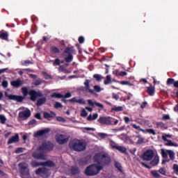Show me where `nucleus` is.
<instances>
[{
	"label": "nucleus",
	"mask_w": 178,
	"mask_h": 178,
	"mask_svg": "<svg viewBox=\"0 0 178 178\" xmlns=\"http://www.w3.org/2000/svg\"><path fill=\"white\" fill-rule=\"evenodd\" d=\"M94 161L99 165V166H108L111 164V156L106 153H97L94 156Z\"/></svg>",
	"instance_id": "obj_1"
},
{
	"label": "nucleus",
	"mask_w": 178,
	"mask_h": 178,
	"mask_svg": "<svg viewBox=\"0 0 178 178\" xmlns=\"http://www.w3.org/2000/svg\"><path fill=\"white\" fill-rule=\"evenodd\" d=\"M69 147L72 151H76V152H81L86 149L87 144L80 140H73L69 143Z\"/></svg>",
	"instance_id": "obj_2"
},
{
	"label": "nucleus",
	"mask_w": 178,
	"mask_h": 178,
	"mask_svg": "<svg viewBox=\"0 0 178 178\" xmlns=\"http://www.w3.org/2000/svg\"><path fill=\"white\" fill-rule=\"evenodd\" d=\"M102 169H104L102 165L92 164L86 168L85 175H86V176H97Z\"/></svg>",
	"instance_id": "obj_3"
},
{
	"label": "nucleus",
	"mask_w": 178,
	"mask_h": 178,
	"mask_svg": "<svg viewBox=\"0 0 178 178\" xmlns=\"http://www.w3.org/2000/svg\"><path fill=\"white\" fill-rule=\"evenodd\" d=\"M98 123L105 126H112L113 124V118L110 116H100L97 120Z\"/></svg>",
	"instance_id": "obj_4"
},
{
	"label": "nucleus",
	"mask_w": 178,
	"mask_h": 178,
	"mask_svg": "<svg viewBox=\"0 0 178 178\" xmlns=\"http://www.w3.org/2000/svg\"><path fill=\"white\" fill-rule=\"evenodd\" d=\"M54 146L52 143L49 141L44 142L38 147V151H40V152H45V151H52V149H54Z\"/></svg>",
	"instance_id": "obj_5"
},
{
	"label": "nucleus",
	"mask_w": 178,
	"mask_h": 178,
	"mask_svg": "<svg viewBox=\"0 0 178 178\" xmlns=\"http://www.w3.org/2000/svg\"><path fill=\"white\" fill-rule=\"evenodd\" d=\"M61 102H64L65 105H67V102H71V104L76 102V104H80L81 105H86V100H84V99H77L76 97L69 100H66L65 98H63L61 99Z\"/></svg>",
	"instance_id": "obj_6"
},
{
	"label": "nucleus",
	"mask_w": 178,
	"mask_h": 178,
	"mask_svg": "<svg viewBox=\"0 0 178 178\" xmlns=\"http://www.w3.org/2000/svg\"><path fill=\"white\" fill-rule=\"evenodd\" d=\"M154 155H155V154L154 153V150L147 149L143 154L142 159H143V161H147V162L149 161H152Z\"/></svg>",
	"instance_id": "obj_7"
},
{
	"label": "nucleus",
	"mask_w": 178,
	"mask_h": 178,
	"mask_svg": "<svg viewBox=\"0 0 178 178\" xmlns=\"http://www.w3.org/2000/svg\"><path fill=\"white\" fill-rule=\"evenodd\" d=\"M56 141L60 145H63V144H67V143L69 142V136L63 134L57 135L56 137Z\"/></svg>",
	"instance_id": "obj_8"
},
{
	"label": "nucleus",
	"mask_w": 178,
	"mask_h": 178,
	"mask_svg": "<svg viewBox=\"0 0 178 178\" xmlns=\"http://www.w3.org/2000/svg\"><path fill=\"white\" fill-rule=\"evenodd\" d=\"M131 126L136 129V130H138V131H142V133H149V134H152L153 136H156V132L153 129H147L146 130L141 129L140 125H137L136 124H131Z\"/></svg>",
	"instance_id": "obj_9"
},
{
	"label": "nucleus",
	"mask_w": 178,
	"mask_h": 178,
	"mask_svg": "<svg viewBox=\"0 0 178 178\" xmlns=\"http://www.w3.org/2000/svg\"><path fill=\"white\" fill-rule=\"evenodd\" d=\"M5 95L9 99L12 101H17V102H23L24 100V97L16 95H8V92L5 93Z\"/></svg>",
	"instance_id": "obj_10"
},
{
	"label": "nucleus",
	"mask_w": 178,
	"mask_h": 178,
	"mask_svg": "<svg viewBox=\"0 0 178 178\" xmlns=\"http://www.w3.org/2000/svg\"><path fill=\"white\" fill-rule=\"evenodd\" d=\"M29 95L31 101L35 102L37 101V97H42V93L38 92L34 90H31L29 91Z\"/></svg>",
	"instance_id": "obj_11"
},
{
	"label": "nucleus",
	"mask_w": 178,
	"mask_h": 178,
	"mask_svg": "<svg viewBox=\"0 0 178 178\" xmlns=\"http://www.w3.org/2000/svg\"><path fill=\"white\" fill-rule=\"evenodd\" d=\"M18 116L20 118V119H29V118L31 116V111L27 108L26 110L19 112Z\"/></svg>",
	"instance_id": "obj_12"
},
{
	"label": "nucleus",
	"mask_w": 178,
	"mask_h": 178,
	"mask_svg": "<svg viewBox=\"0 0 178 178\" xmlns=\"http://www.w3.org/2000/svg\"><path fill=\"white\" fill-rule=\"evenodd\" d=\"M19 172L22 176H29V170H27V165L25 163H19Z\"/></svg>",
	"instance_id": "obj_13"
},
{
	"label": "nucleus",
	"mask_w": 178,
	"mask_h": 178,
	"mask_svg": "<svg viewBox=\"0 0 178 178\" xmlns=\"http://www.w3.org/2000/svg\"><path fill=\"white\" fill-rule=\"evenodd\" d=\"M51 98H70L72 97V93L70 92H67L65 94V95L59 93V92H54L51 95Z\"/></svg>",
	"instance_id": "obj_14"
},
{
	"label": "nucleus",
	"mask_w": 178,
	"mask_h": 178,
	"mask_svg": "<svg viewBox=\"0 0 178 178\" xmlns=\"http://www.w3.org/2000/svg\"><path fill=\"white\" fill-rule=\"evenodd\" d=\"M49 131H51V129L49 128L39 130L35 133L34 137H36L37 138L38 137H42V136H45V134H48Z\"/></svg>",
	"instance_id": "obj_15"
},
{
	"label": "nucleus",
	"mask_w": 178,
	"mask_h": 178,
	"mask_svg": "<svg viewBox=\"0 0 178 178\" xmlns=\"http://www.w3.org/2000/svg\"><path fill=\"white\" fill-rule=\"evenodd\" d=\"M50 54H51V58H55L54 55H58V54H60V50L56 46H51Z\"/></svg>",
	"instance_id": "obj_16"
},
{
	"label": "nucleus",
	"mask_w": 178,
	"mask_h": 178,
	"mask_svg": "<svg viewBox=\"0 0 178 178\" xmlns=\"http://www.w3.org/2000/svg\"><path fill=\"white\" fill-rule=\"evenodd\" d=\"M48 173V169L42 167L37 169L35 170V175L38 176H44V175H47Z\"/></svg>",
	"instance_id": "obj_17"
},
{
	"label": "nucleus",
	"mask_w": 178,
	"mask_h": 178,
	"mask_svg": "<svg viewBox=\"0 0 178 178\" xmlns=\"http://www.w3.org/2000/svg\"><path fill=\"white\" fill-rule=\"evenodd\" d=\"M88 104L90 106H97V108H101V109H104V104L98 103L97 102H92V100L91 99L88 100Z\"/></svg>",
	"instance_id": "obj_18"
},
{
	"label": "nucleus",
	"mask_w": 178,
	"mask_h": 178,
	"mask_svg": "<svg viewBox=\"0 0 178 178\" xmlns=\"http://www.w3.org/2000/svg\"><path fill=\"white\" fill-rule=\"evenodd\" d=\"M64 54H67V55H73V54H76V49L74 47H67L64 50Z\"/></svg>",
	"instance_id": "obj_19"
},
{
	"label": "nucleus",
	"mask_w": 178,
	"mask_h": 178,
	"mask_svg": "<svg viewBox=\"0 0 178 178\" xmlns=\"http://www.w3.org/2000/svg\"><path fill=\"white\" fill-rule=\"evenodd\" d=\"M20 138H19V134H15L14 136H12L8 140V144H13V143H19Z\"/></svg>",
	"instance_id": "obj_20"
},
{
	"label": "nucleus",
	"mask_w": 178,
	"mask_h": 178,
	"mask_svg": "<svg viewBox=\"0 0 178 178\" xmlns=\"http://www.w3.org/2000/svg\"><path fill=\"white\" fill-rule=\"evenodd\" d=\"M22 84L23 83L22 82V80H20V79H17L16 81H13L10 82V85L15 88H19V87L22 86Z\"/></svg>",
	"instance_id": "obj_21"
},
{
	"label": "nucleus",
	"mask_w": 178,
	"mask_h": 178,
	"mask_svg": "<svg viewBox=\"0 0 178 178\" xmlns=\"http://www.w3.org/2000/svg\"><path fill=\"white\" fill-rule=\"evenodd\" d=\"M166 83H167V86H170L173 84L175 88H178V81H175V79L173 78H168L167 79Z\"/></svg>",
	"instance_id": "obj_22"
},
{
	"label": "nucleus",
	"mask_w": 178,
	"mask_h": 178,
	"mask_svg": "<svg viewBox=\"0 0 178 178\" xmlns=\"http://www.w3.org/2000/svg\"><path fill=\"white\" fill-rule=\"evenodd\" d=\"M84 86H86V90L92 94V95H95V91L92 90V89H90V80L86 79L84 82Z\"/></svg>",
	"instance_id": "obj_23"
},
{
	"label": "nucleus",
	"mask_w": 178,
	"mask_h": 178,
	"mask_svg": "<svg viewBox=\"0 0 178 178\" xmlns=\"http://www.w3.org/2000/svg\"><path fill=\"white\" fill-rule=\"evenodd\" d=\"M70 173L72 176H76V175L80 173V169L77 166H72L70 169Z\"/></svg>",
	"instance_id": "obj_24"
},
{
	"label": "nucleus",
	"mask_w": 178,
	"mask_h": 178,
	"mask_svg": "<svg viewBox=\"0 0 178 178\" xmlns=\"http://www.w3.org/2000/svg\"><path fill=\"white\" fill-rule=\"evenodd\" d=\"M42 166H47L48 168H55V163L54 161L49 160L44 162H42Z\"/></svg>",
	"instance_id": "obj_25"
},
{
	"label": "nucleus",
	"mask_w": 178,
	"mask_h": 178,
	"mask_svg": "<svg viewBox=\"0 0 178 178\" xmlns=\"http://www.w3.org/2000/svg\"><path fill=\"white\" fill-rule=\"evenodd\" d=\"M9 37V34L8 33V32L2 30L1 32H0V38L1 40H8Z\"/></svg>",
	"instance_id": "obj_26"
},
{
	"label": "nucleus",
	"mask_w": 178,
	"mask_h": 178,
	"mask_svg": "<svg viewBox=\"0 0 178 178\" xmlns=\"http://www.w3.org/2000/svg\"><path fill=\"white\" fill-rule=\"evenodd\" d=\"M47 102V97H42L37 100L36 106H41L42 105H44Z\"/></svg>",
	"instance_id": "obj_27"
},
{
	"label": "nucleus",
	"mask_w": 178,
	"mask_h": 178,
	"mask_svg": "<svg viewBox=\"0 0 178 178\" xmlns=\"http://www.w3.org/2000/svg\"><path fill=\"white\" fill-rule=\"evenodd\" d=\"M159 163V156H155L153 160L150 161V165L152 166H156Z\"/></svg>",
	"instance_id": "obj_28"
},
{
	"label": "nucleus",
	"mask_w": 178,
	"mask_h": 178,
	"mask_svg": "<svg viewBox=\"0 0 178 178\" xmlns=\"http://www.w3.org/2000/svg\"><path fill=\"white\" fill-rule=\"evenodd\" d=\"M147 92L149 94V95L152 96L154 95L155 92V87L152 86V85L147 88Z\"/></svg>",
	"instance_id": "obj_29"
},
{
	"label": "nucleus",
	"mask_w": 178,
	"mask_h": 178,
	"mask_svg": "<svg viewBox=\"0 0 178 178\" xmlns=\"http://www.w3.org/2000/svg\"><path fill=\"white\" fill-rule=\"evenodd\" d=\"M98 119V113H95L92 115L90 114L87 118V120L90 122L91 120H97Z\"/></svg>",
	"instance_id": "obj_30"
},
{
	"label": "nucleus",
	"mask_w": 178,
	"mask_h": 178,
	"mask_svg": "<svg viewBox=\"0 0 178 178\" xmlns=\"http://www.w3.org/2000/svg\"><path fill=\"white\" fill-rule=\"evenodd\" d=\"M33 158H35V159H42V161H44V159H45V155H44L43 154L39 153V154H34L33 155Z\"/></svg>",
	"instance_id": "obj_31"
},
{
	"label": "nucleus",
	"mask_w": 178,
	"mask_h": 178,
	"mask_svg": "<svg viewBox=\"0 0 178 178\" xmlns=\"http://www.w3.org/2000/svg\"><path fill=\"white\" fill-rule=\"evenodd\" d=\"M156 126L157 129H161V130H166V127H165V123L162 122H159L156 123Z\"/></svg>",
	"instance_id": "obj_32"
},
{
	"label": "nucleus",
	"mask_w": 178,
	"mask_h": 178,
	"mask_svg": "<svg viewBox=\"0 0 178 178\" xmlns=\"http://www.w3.org/2000/svg\"><path fill=\"white\" fill-rule=\"evenodd\" d=\"M112 83V79L111 78V75H107L106 76V80L104 81V84L105 86H108V84Z\"/></svg>",
	"instance_id": "obj_33"
},
{
	"label": "nucleus",
	"mask_w": 178,
	"mask_h": 178,
	"mask_svg": "<svg viewBox=\"0 0 178 178\" xmlns=\"http://www.w3.org/2000/svg\"><path fill=\"white\" fill-rule=\"evenodd\" d=\"M31 166H32V168H37L38 166H42V162H38L35 161H33L31 163Z\"/></svg>",
	"instance_id": "obj_34"
},
{
	"label": "nucleus",
	"mask_w": 178,
	"mask_h": 178,
	"mask_svg": "<svg viewBox=\"0 0 178 178\" xmlns=\"http://www.w3.org/2000/svg\"><path fill=\"white\" fill-rule=\"evenodd\" d=\"M22 66H29V65H34V63L30 60H26L21 62Z\"/></svg>",
	"instance_id": "obj_35"
},
{
	"label": "nucleus",
	"mask_w": 178,
	"mask_h": 178,
	"mask_svg": "<svg viewBox=\"0 0 178 178\" xmlns=\"http://www.w3.org/2000/svg\"><path fill=\"white\" fill-rule=\"evenodd\" d=\"M151 175L153 176V177L155 178H161V176L159 173H158V170H153L151 171Z\"/></svg>",
	"instance_id": "obj_36"
},
{
	"label": "nucleus",
	"mask_w": 178,
	"mask_h": 178,
	"mask_svg": "<svg viewBox=\"0 0 178 178\" xmlns=\"http://www.w3.org/2000/svg\"><path fill=\"white\" fill-rule=\"evenodd\" d=\"M116 149L121 152V154H126L127 152V149L122 146H118Z\"/></svg>",
	"instance_id": "obj_37"
},
{
	"label": "nucleus",
	"mask_w": 178,
	"mask_h": 178,
	"mask_svg": "<svg viewBox=\"0 0 178 178\" xmlns=\"http://www.w3.org/2000/svg\"><path fill=\"white\" fill-rule=\"evenodd\" d=\"M64 60L67 63H70V62L73 61V54H68L67 57L64 58Z\"/></svg>",
	"instance_id": "obj_38"
},
{
	"label": "nucleus",
	"mask_w": 178,
	"mask_h": 178,
	"mask_svg": "<svg viewBox=\"0 0 178 178\" xmlns=\"http://www.w3.org/2000/svg\"><path fill=\"white\" fill-rule=\"evenodd\" d=\"M60 63H65V61H63V60L60 61V59L56 58L53 62V65L54 66H59L60 65Z\"/></svg>",
	"instance_id": "obj_39"
},
{
	"label": "nucleus",
	"mask_w": 178,
	"mask_h": 178,
	"mask_svg": "<svg viewBox=\"0 0 178 178\" xmlns=\"http://www.w3.org/2000/svg\"><path fill=\"white\" fill-rule=\"evenodd\" d=\"M167 153L170 156L171 161H175V152L172 150H167Z\"/></svg>",
	"instance_id": "obj_40"
},
{
	"label": "nucleus",
	"mask_w": 178,
	"mask_h": 178,
	"mask_svg": "<svg viewBox=\"0 0 178 178\" xmlns=\"http://www.w3.org/2000/svg\"><path fill=\"white\" fill-rule=\"evenodd\" d=\"M167 142V143H165V145H166L167 147H178V145L177 143H174L170 140H168Z\"/></svg>",
	"instance_id": "obj_41"
},
{
	"label": "nucleus",
	"mask_w": 178,
	"mask_h": 178,
	"mask_svg": "<svg viewBox=\"0 0 178 178\" xmlns=\"http://www.w3.org/2000/svg\"><path fill=\"white\" fill-rule=\"evenodd\" d=\"M22 92L24 97H27L29 95H30V92H29V89H27L26 87L22 88Z\"/></svg>",
	"instance_id": "obj_42"
},
{
	"label": "nucleus",
	"mask_w": 178,
	"mask_h": 178,
	"mask_svg": "<svg viewBox=\"0 0 178 178\" xmlns=\"http://www.w3.org/2000/svg\"><path fill=\"white\" fill-rule=\"evenodd\" d=\"M123 111V106H119L111 108V112H122Z\"/></svg>",
	"instance_id": "obj_43"
},
{
	"label": "nucleus",
	"mask_w": 178,
	"mask_h": 178,
	"mask_svg": "<svg viewBox=\"0 0 178 178\" xmlns=\"http://www.w3.org/2000/svg\"><path fill=\"white\" fill-rule=\"evenodd\" d=\"M43 116L44 119H47V120H51L52 119V115L49 114L48 112H44L43 113Z\"/></svg>",
	"instance_id": "obj_44"
},
{
	"label": "nucleus",
	"mask_w": 178,
	"mask_h": 178,
	"mask_svg": "<svg viewBox=\"0 0 178 178\" xmlns=\"http://www.w3.org/2000/svg\"><path fill=\"white\" fill-rule=\"evenodd\" d=\"M87 158H82L81 160H79V165L81 166H84V165H87Z\"/></svg>",
	"instance_id": "obj_45"
},
{
	"label": "nucleus",
	"mask_w": 178,
	"mask_h": 178,
	"mask_svg": "<svg viewBox=\"0 0 178 178\" xmlns=\"http://www.w3.org/2000/svg\"><path fill=\"white\" fill-rule=\"evenodd\" d=\"M136 138H138L136 142V144L140 145L144 143V138L141 137V136L140 135L136 136Z\"/></svg>",
	"instance_id": "obj_46"
},
{
	"label": "nucleus",
	"mask_w": 178,
	"mask_h": 178,
	"mask_svg": "<svg viewBox=\"0 0 178 178\" xmlns=\"http://www.w3.org/2000/svg\"><path fill=\"white\" fill-rule=\"evenodd\" d=\"M114 165L119 172H122V164H120V163L115 161Z\"/></svg>",
	"instance_id": "obj_47"
},
{
	"label": "nucleus",
	"mask_w": 178,
	"mask_h": 178,
	"mask_svg": "<svg viewBox=\"0 0 178 178\" xmlns=\"http://www.w3.org/2000/svg\"><path fill=\"white\" fill-rule=\"evenodd\" d=\"M118 146L119 145H118V144H116V143H115V141L110 140V147H111V148H113V149H117Z\"/></svg>",
	"instance_id": "obj_48"
},
{
	"label": "nucleus",
	"mask_w": 178,
	"mask_h": 178,
	"mask_svg": "<svg viewBox=\"0 0 178 178\" xmlns=\"http://www.w3.org/2000/svg\"><path fill=\"white\" fill-rule=\"evenodd\" d=\"M168 150L165 151V149H161V156L162 158H163L164 159H166V158H168Z\"/></svg>",
	"instance_id": "obj_49"
},
{
	"label": "nucleus",
	"mask_w": 178,
	"mask_h": 178,
	"mask_svg": "<svg viewBox=\"0 0 178 178\" xmlns=\"http://www.w3.org/2000/svg\"><path fill=\"white\" fill-rule=\"evenodd\" d=\"M93 78L96 79V81H101V80H102V79H104V77L101 76V75H99L98 74H95L93 75Z\"/></svg>",
	"instance_id": "obj_50"
},
{
	"label": "nucleus",
	"mask_w": 178,
	"mask_h": 178,
	"mask_svg": "<svg viewBox=\"0 0 178 178\" xmlns=\"http://www.w3.org/2000/svg\"><path fill=\"white\" fill-rule=\"evenodd\" d=\"M118 83L119 84H122V86H133V83H131L129 81H121Z\"/></svg>",
	"instance_id": "obj_51"
},
{
	"label": "nucleus",
	"mask_w": 178,
	"mask_h": 178,
	"mask_svg": "<svg viewBox=\"0 0 178 178\" xmlns=\"http://www.w3.org/2000/svg\"><path fill=\"white\" fill-rule=\"evenodd\" d=\"M159 173H160V175H163V176H166V169H165V168H161L159 170Z\"/></svg>",
	"instance_id": "obj_52"
},
{
	"label": "nucleus",
	"mask_w": 178,
	"mask_h": 178,
	"mask_svg": "<svg viewBox=\"0 0 178 178\" xmlns=\"http://www.w3.org/2000/svg\"><path fill=\"white\" fill-rule=\"evenodd\" d=\"M0 122L1 124H5V123L6 122V118L5 117V115H0Z\"/></svg>",
	"instance_id": "obj_53"
},
{
	"label": "nucleus",
	"mask_w": 178,
	"mask_h": 178,
	"mask_svg": "<svg viewBox=\"0 0 178 178\" xmlns=\"http://www.w3.org/2000/svg\"><path fill=\"white\" fill-rule=\"evenodd\" d=\"M54 108L55 109H59V108H63V106L62 105V104L56 102L54 104Z\"/></svg>",
	"instance_id": "obj_54"
},
{
	"label": "nucleus",
	"mask_w": 178,
	"mask_h": 178,
	"mask_svg": "<svg viewBox=\"0 0 178 178\" xmlns=\"http://www.w3.org/2000/svg\"><path fill=\"white\" fill-rule=\"evenodd\" d=\"M172 170L175 175H178V165L177 164H174L172 167Z\"/></svg>",
	"instance_id": "obj_55"
},
{
	"label": "nucleus",
	"mask_w": 178,
	"mask_h": 178,
	"mask_svg": "<svg viewBox=\"0 0 178 178\" xmlns=\"http://www.w3.org/2000/svg\"><path fill=\"white\" fill-rule=\"evenodd\" d=\"M94 90L97 92H101L102 89H101V86H98V85H95L94 86Z\"/></svg>",
	"instance_id": "obj_56"
},
{
	"label": "nucleus",
	"mask_w": 178,
	"mask_h": 178,
	"mask_svg": "<svg viewBox=\"0 0 178 178\" xmlns=\"http://www.w3.org/2000/svg\"><path fill=\"white\" fill-rule=\"evenodd\" d=\"M87 115H88V113H87L86 109H83L81 112V116H82L83 118H86Z\"/></svg>",
	"instance_id": "obj_57"
},
{
	"label": "nucleus",
	"mask_w": 178,
	"mask_h": 178,
	"mask_svg": "<svg viewBox=\"0 0 178 178\" xmlns=\"http://www.w3.org/2000/svg\"><path fill=\"white\" fill-rule=\"evenodd\" d=\"M23 147H18L15 149V154H22L23 152Z\"/></svg>",
	"instance_id": "obj_58"
},
{
	"label": "nucleus",
	"mask_w": 178,
	"mask_h": 178,
	"mask_svg": "<svg viewBox=\"0 0 178 178\" xmlns=\"http://www.w3.org/2000/svg\"><path fill=\"white\" fill-rule=\"evenodd\" d=\"M58 70H59V72H63L64 73H66V72H67V70H66V69H65V67L63 65H60Z\"/></svg>",
	"instance_id": "obj_59"
},
{
	"label": "nucleus",
	"mask_w": 178,
	"mask_h": 178,
	"mask_svg": "<svg viewBox=\"0 0 178 178\" xmlns=\"http://www.w3.org/2000/svg\"><path fill=\"white\" fill-rule=\"evenodd\" d=\"M37 123V120L35 119H32L29 122V126H33V124H35Z\"/></svg>",
	"instance_id": "obj_60"
},
{
	"label": "nucleus",
	"mask_w": 178,
	"mask_h": 178,
	"mask_svg": "<svg viewBox=\"0 0 178 178\" xmlns=\"http://www.w3.org/2000/svg\"><path fill=\"white\" fill-rule=\"evenodd\" d=\"M35 118L36 119H38V120H42V117H41V113H37L35 115Z\"/></svg>",
	"instance_id": "obj_61"
},
{
	"label": "nucleus",
	"mask_w": 178,
	"mask_h": 178,
	"mask_svg": "<svg viewBox=\"0 0 178 178\" xmlns=\"http://www.w3.org/2000/svg\"><path fill=\"white\" fill-rule=\"evenodd\" d=\"M140 165L141 166H143V168H146V169H151V166L147 165L144 162H140Z\"/></svg>",
	"instance_id": "obj_62"
},
{
	"label": "nucleus",
	"mask_w": 178,
	"mask_h": 178,
	"mask_svg": "<svg viewBox=\"0 0 178 178\" xmlns=\"http://www.w3.org/2000/svg\"><path fill=\"white\" fill-rule=\"evenodd\" d=\"M163 120H170V116L169 115H165L162 117Z\"/></svg>",
	"instance_id": "obj_63"
},
{
	"label": "nucleus",
	"mask_w": 178,
	"mask_h": 178,
	"mask_svg": "<svg viewBox=\"0 0 178 178\" xmlns=\"http://www.w3.org/2000/svg\"><path fill=\"white\" fill-rule=\"evenodd\" d=\"M79 44H84V37L80 36L78 39Z\"/></svg>",
	"instance_id": "obj_64"
}]
</instances>
